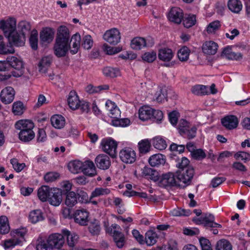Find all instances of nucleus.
<instances>
[{
    "label": "nucleus",
    "instance_id": "obj_14",
    "mask_svg": "<svg viewBox=\"0 0 250 250\" xmlns=\"http://www.w3.org/2000/svg\"><path fill=\"white\" fill-rule=\"evenodd\" d=\"M52 248L60 249L64 243V236L60 233L52 234L47 238Z\"/></svg>",
    "mask_w": 250,
    "mask_h": 250
},
{
    "label": "nucleus",
    "instance_id": "obj_61",
    "mask_svg": "<svg viewBox=\"0 0 250 250\" xmlns=\"http://www.w3.org/2000/svg\"><path fill=\"white\" fill-rule=\"evenodd\" d=\"M104 51L108 55H113L119 53L121 51V48L119 47H111L106 44L104 45Z\"/></svg>",
    "mask_w": 250,
    "mask_h": 250
},
{
    "label": "nucleus",
    "instance_id": "obj_18",
    "mask_svg": "<svg viewBox=\"0 0 250 250\" xmlns=\"http://www.w3.org/2000/svg\"><path fill=\"white\" fill-rule=\"evenodd\" d=\"M214 217L211 214H206L200 218H194L193 221L198 225H204L206 227L211 228L214 221Z\"/></svg>",
    "mask_w": 250,
    "mask_h": 250
},
{
    "label": "nucleus",
    "instance_id": "obj_25",
    "mask_svg": "<svg viewBox=\"0 0 250 250\" xmlns=\"http://www.w3.org/2000/svg\"><path fill=\"white\" fill-rule=\"evenodd\" d=\"M52 61V58L50 56L42 57L38 64L39 71L42 73H46L50 66Z\"/></svg>",
    "mask_w": 250,
    "mask_h": 250
},
{
    "label": "nucleus",
    "instance_id": "obj_56",
    "mask_svg": "<svg viewBox=\"0 0 250 250\" xmlns=\"http://www.w3.org/2000/svg\"><path fill=\"white\" fill-rule=\"evenodd\" d=\"M191 212L189 209H185L181 208H177L174 209L172 211V214L173 216H188L191 214Z\"/></svg>",
    "mask_w": 250,
    "mask_h": 250
},
{
    "label": "nucleus",
    "instance_id": "obj_1",
    "mask_svg": "<svg viewBox=\"0 0 250 250\" xmlns=\"http://www.w3.org/2000/svg\"><path fill=\"white\" fill-rule=\"evenodd\" d=\"M70 35L69 29L65 26H61L57 32L56 42L54 46V54L58 57L65 56L68 52L69 44Z\"/></svg>",
    "mask_w": 250,
    "mask_h": 250
},
{
    "label": "nucleus",
    "instance_id": "obj_43",
    "mask_svg": "<svg viewBox=\"0 0 250 250\" xmlns=\"http://www.w3.org/2000/svg\"><path fill=\"white\" fill-rule=\"evenodd\" d=\"M215 250H232V245L229 241L221 239L217 242Z\"/></svg>",
    "mask_w": 250,
    "mask_h": 250
},
{
    "label": "nucleus",
    "instance_id": "obj_34",
    "mask_svg": "<svg viewBox=\"0 0 250 250\" xmlns=\"http://www.w3.org/2000/svg\"><path fill=\"white\" fill-rule=\"evenodd\" d=\"M83 163L79 160L70 162L68 164V168L73 173H78L82 171Z\"/></svg>",
    "mask_w": 250,
    "mask_h": 250
},
{
    "label": "nucleus",
    "instance_id": "obj_44",
    "mask_svg": "<svg viewBox=\"0 0 250 250\" xmlns=\"http://www.w3.org/2000/svg\"><path fill=\"white\" fill-rule=\"evenodd\" d=\"M152 144L155 148L160 150L165 149L167 146L166 141L160 137H155Z\"/></svg>",
    "mask_w": 250,
    "mask_h": 250
},
{
    "label": "nucleus",
    "instance_id": "obj_9",
    "mask_svg": "<svg viewBox=\"0 0 250 250\" xmlns=\"http://www.w3.org/2000/svg\"><path fill=\"white\" fill-rule=\"evenodd\" d=\"M103 38L110 44L116 45L120 41L121 34L118 29L114 28L106 31Z\"/></svg>",
    "mask_w": 250,
    "mask_h": 250
},
{
    "label": "nucleus",
    "instance_id": "obj_58",
    "mask_svg": "<svg viewBox=\"0 0 250 250\" xmlns=\"http://www.w3.org/2000/svg\"><path fill=\"white\" fill-rule=\"evenodd\" d=\"M142 58L145 62H152L156 59V53L154 51L146 52Z\"/></svg>",
    "mask_w": 250,
    "mask_h": 250
},
{
    "label": "nucleus",
    "instance_id": "obj_5",
    "mask_svg": "<svg viewBox=\"0 0 250 250\" xmlns=\"http://www.w3.org/2000/svg\"><path fill=\"white\" fill-rule=\"evenodd\" d=\"M194 174V169L192 167H188L187 169L178 170L176 172V176L178 183L181 186V183L186 185L190 184Z\"/></svg>",
    "mask_w": 250,
    "mask_h": 250
},
{
    "label": "nucleus",
    "instance_id": "obj_57",
    "mask_svg": "<svg viewBox=\"0 0 250 250\" xmlns=\"http://www.w3.org/2000/svg\"><path fill=\"white\" fill-rule=\"evenodd\" d=\"M100 229L99 223L97 222L91 223L88 226L89 232L93 235L99 234Z\"/></svg>",
    "mask_w": 250,
    "mask_h": 250
},
{
    "label": "nucleus",
    "instance_id": "obj_60",
    "mask_svg": "<svg viewBox=\"0 0 250 250\" xmlns=\"http://www.w3.org/2000/svg\"><path fill=\"white\" fill-rule=\"evenodd\" d=\"M189 163V160L187 158L184 157L179 160L176 166L179 168V170L187 169L188 167H191L188 166Z\"/></svg>",
    "mask_w": 250,
    "mask_h": 250
},
{
    "label": "nucleus",
    "instance_id": "obj_35",
    "mask_svg": "<svg viewBox=\"0 0 250 250\" xmlns=\"http://www.w3.org/2000/svg\"><path fill=\"white\" fill-rule=\"evenodd\" d=\"M228 6L232 12L238 13L242 10V4L239 0H229L228 2Z\"/></svg>",
    "mask_w": 250,
    "mask_h": 250
},
{
    "label": "nucleus",
    "instance_id": "obj_41",
    "mask_svg": "<svg viewBox=\"0 0 250 250\" xmlns=\"http://www.w3.org/2000/svg\"><path fill=\"white\" fill-rule=\"evenodd\" d=\"M10 227L8 218L5 216L0 217V233L4 234L9 232Z\"/></svg>",
    "mask_w": 250,
    "mask_h": 250
},
{
    "label": "nucleus",
    "instance_id": "obj_22",
    "mask_svg": "<svg viewBox=\"0 0 250 250\" xmlns=\"http://www.w3.org/2000/svg\"><path fill=\"white\" fill-rule=\"evenodd\" d=\"M80 102L79 97L75 91H71L67 99V103L69 106L72 110H76L79 108V104Z\"/></svg>",
    "mask_w": 250,
    "mask_h": 250
},
{
    "label": "nucleus",
    "instance_id": "obj_8",
    "mask_svg": "<svg viewBox=\"0 0 250 250\" xmlns=\"http://www.w3.org/2000/svg\"><path fill=\"white\" fill-rule=\"evenodd\" d=\"M0 28L3 31L5 36L7 37L16 29V21L15 19L10 18L6 21H0Z\"/></svg>",
    "mask_w": 250,
    "mask_h": 250
},
{
    "label": "nucleus",
    "instance_id": "obj_47",
    "mask_svg": "<svg viewBox=\"0 0 250 250\" xmlns=\"http://www.w3.org/2000/svg\"><path fill=\"white\" fill-rule=\"evenodd\" d=\"M189 53V49L187 46H184L178 52V58L181 61L185 62L188 60Z\"/></svg>",
    "mask_w": 250,
    "mask_h": 250
},
{
    "label": "nucleus",
    "instance_id": "obj_32",
    "mask_svg": "<svg viewBox=\"0 0 250 250\" xmlns=\"http://www.w3.org/2000/svg\"><path fill=\"white\" fill-rule=\"evenodd\" d=\"M158 238L157 234L153 230H148L145 234V243L148 246L154 245Z\"/></svg>",
    "mask_w": 250,
    "mask_h": 250
},
{
    "label": "nucleus",
    "instance_id": "obj_24",
    "mask_svg": "<svg viewBox=\"0 0 250 250\" xmlns=\"http://www.w3.org/2000/svg\"><path fill=\"white\" fill-rule=\"evenodd\" d=\"M81 40L79 34L76 33L72 36L70 42H69V44H72V46H70L69 49L72 54H75L78 52L80 46Z\"/></svg>",
    "mask_w": 250,
    "mask_h": 250
},
{
    "label": "nucleus",
    "instance_id": "obj_15",
    "mask_svg": "<svg viewBox=\"0 0 250 250\" xmlns=\"http://www.w3.org/2000/svg\"><path fill=\"white\" fill-rule=\"evenodd\" d=\"M95 163L98 168L104 170L108 169L111 165L109 157L104 154L98 155L95 159Z\"/></svg>",
    "mask_w": 250,
    "mask_h": 250
},
{
    "label": "nucleus",
    "instance_id": "obj_59",
    "mask_svg": "<svg viewBox=\"0 0 250 250\" xmlns=\"http://www.w3.org/2000/svg\"><path fill=\"white\" fill-rule=\"evenodd\" d=\"M59 177L60 174L58 173L50 172L44 175V179L46 182H52L56 180Z\"/></svg>",
    "mask_w": 250,
    "mask_h": 250
},
{
    "label": "nucleus",
    "instance_id": "obj_17",
    "mask_svg": "<svg viewBox=\"0 0 250 250\" xmlns=\"http://www.w3.org/2000/svg\"><path fill=\"white\" fill-rule=\"evenodd\" d=\"M168 19L172 22L180 23L183 19L182 10L177 7L172 8L168 14Z\"/></svg>",
    "mask_w": 250,
    "mask_h": 250
},
{
    "label": "nucleus",
    "instance_id": "obj_11",
    "mask_svg": "<svg viewBox=\"0 0 250 250\" xmlns=\"http://www.w3.org/2000/svg\"><path fill=\"white\" fill-rule=\"evenodd\" d=\"M9 43L16 46H22L25 42V36L15 30L7 37Z\"/></svg>",
    "mask_w": 250,
    "mask_h": 250
},
{
    "label": "nucleus",
    "instance_id": "obj_40",
    "mask_svg": "<svg viewBox=\"0 0 250 250\" xmlns=\"http://www.w3.org/2000/svg\"><path fill=\"white\" fill-rule=\"evenodd\" d=\"M103 72L104 76L110 78H115L120 75V71L118 68L109 66L104 67Z\"/></svg>",
    "mask_w": 250,
    "mask_h": 250
},
{
    "label": "nucleus",
    "instance_id": "obj_53",
    "mask_svg": "<svg viewBox=\"0 0 250 250\" xmlns=\"http://www.w3.org/2000/svg\"><path fill=\"white\" fill-rule=\"evenodd\" d=\"M29 42L31 48L34 50L38 48V33L36 30H33L29 38Z\"/></svg>",
    "mask_w": 250,
    "mask_h": 250
},
{
    "label": "nucleus",
    "instance_id": "obj_29",
    "mask_svg": "<svg viewBox=\"0 0 250 250\" xmlns=\"http://www.w3.org/2000/svg\"><path fill=\"white\" fill-rule=\"evenodd\" d=\"M54 33L50 28L44 29L40 33V39L42 42H50L54 38Z\"/></svg>",
    "mask_w": 250,
    "mask_h": 250
},
{
    "label": "nucleus",
    "instance_id": "obj_51",
    "mask_svg": "<svg viewBox=\"0 0 250 250\" xmlns=\"http://www.w3.org/2000/svg\"><path fill=\"white\" fill-rule=\"evenodd\" d=\"M24 110V107L22 102H17L13 104L12 111L15 115H21Z\"/></svg>",
    "mask_w": 250,
    "mask_h": 250
},
{
    "label": "nucleus",
    "instance_id": "obj_39",
    "mask_svg": "<svg viewBox=\"0 0 250 250\" xmlns=\"http://www.w3.org/2000/svg\"><path fill=\"white\" fill-rule=\"evenodd\" d=\"M146 46V40L143 38H135L131 41V46L133 49L139 50Z\"/></svg>",
    "mask_w": 250,
    "mask_h": 250
},
{
    "label": "nucleus",
    "instance_id": "obj_38",
    "mask_svg": "<svg viewBox=\"0 0 250 250\" xmlns=\"http://www.w3.org/2000/svg\"><path fill=\"white\" fill-rule=\"evenodd\" d=\"M208 87L203 85H196L191 88L193 94L197 95H205L209 93Z\"/></svg>",
    "mask_w": 250,
    "mask_h": 250
},
{
    "label": "nucleus",
    "instance_id": "obj_54",
    "mask_svg": "<svg viewBox=\"0 0 250 250\" xmlns=\"http://www.w3.org/2000/svg\"><path fill=\"white\" fill-rule=\"evenodd\" d=\"M12 237V238L5 240L4 244L5 249H7L13 248L16 245L20 244L21 242V240L19 238Z\"/></svg>",
    "mask_w": 250,
    "mask_h": 250
},
{
    "label": "nucleus",
    "instance_id": "obj_6",
    "mask_svg": "<svg viewBox=\"0 0 250 250\" xmlns=\"http://www.w3.org/2000/svg\"><path fill=\"white\" fill-rule=\"evenodd\" d=\"M101 145L104 152L108 154L112 158L117 156V142L111 138H106L102 140Z\"/></svg>",
    "mask_w": 250,
    "mask_h": 250
},
{
    "label": "nucleus",
    "instance_id": "obj_2",
    "mask_svg": "<svg viewBox=\"0 0 250 250\" xmlns=\"http://www.w3.org/2000/svg\"><path fill=\"white\" fill-rule=\"evenodd\" d=\"M15 128L20 130L19 138L23 142H29L35 137L33 129L35 126L34 123L29 120H20L15 125Z\"/></svg>",
    "mask_w": 250,
    "mask_h": 250
},
{
    "label": "nucleus",
    "instance_id": "obj_7",
    "mask_svg": "<svg viewBox=\"0 0 250 250\" xmlns=\"http://www.w3.org/2000/svg\"><path fill=\"white\" fill-rule=\"evenodd\" d=\"M159 183L160 186L165 187L174 186H180V184L177 181L176 174H174L172 172L163 174L160 177Z\"/></svg>",
    "mask_w": 250,
    "mask_h": 250
},
{
    "label": "nucleus",
    "instance_id": "obj_12",
    "mask_svg": "<svg viewBox=\"0 0 250 250\" xmlns=\"http://www.w3.org/2000/svg\"><path fill=\"white\" fill-rule=\"evenodd\" d=\"M111 233H112L113 237L116 246L121 248L123 247L125 244V236L124 234L117 230V228H119V226L117 224H114L111 226Z\"/></svg>",
    "mask_w": 250,
    "mask_h": 250
},
{
    "label": "nucleus",
    "instance_id": "obj_20",
    "mask_svg": "<svg viewBox=\"0 0 250 250\" xmlns=\"http://www.w3.org/2000/svg\"><path fill=\"white\" fill-rule=\"evenodd\" d=\"M218 45L217 43L208 41L205 42L202 45V50L204 53L208 55H214L217 52Z\"/></svg>",
    "mask_w": 250,
    "mask_h": 250
},
{
    "label": "nucleus",
    "instance_id": "obj_33",
    "mask_svg": "<svg viewBox=\"0 0 250 250\" xmlns=\"http://www.w3.org/2000/svg\"><path fill=\"white\" fill-rule=\"evenodd\" d=\"M29 219L31 223L35 224L39 221H42L44 218L40 209H35L30 212Z\"/></svg>",
    "mask_w": 250,
    "mask_h": 250
},
{
    "label": "nucleus",
    "instance_id": "obj_19",
    "mask_svg": "<svg viewBox=\"0 0 250 250\" xmlns=\"http://www.w3.org/2000/svg\"><path fill=\"white\" fill-rule=\"evenodd\" d=\"M221 123L226 128L231 130L237 127L238 120L235 116L229 115L223 118Z\"/></svg>",
    "mask_w": 250,
    "mask_h": 250
},
{
    "label": "nucleus",
    "instance_id": "obj_49",
    "mask_svg": "<svg viewBox=\"0 0 250 250\" xmlns=\"http://www.w3.org/2000/svg\"><path fill=\"white\" fill-rule=\"evenodd\" d=\"M222 55H225L229 59L239 60L242 59V55L241 53L236 54L230 51L229 48H225L222 51Z\"/></svg>",
    "mask_w": 250,
    "mask_h": 250
},
{
    "label": "nucleus",
    "instance_id": "obj_63",
    "mask_svg": "<svg viewBox=\"0 0 250 250\" xmlns=\"http://www.w3.org/2000/svg\"><path fill=\"white\" fill-rule=\"evenodd\" d=\"M37 250H52L53 248L50 245L49 241H42L39 243L36 246Z\"/></svg>",
    "mask_w": 250,
    "mask_h": 250
},
{
    "label": "nucleus",
    "instance_id": "obj_42",
    "mask_svg": "<svg viewBox=\"0 0 250 250\" xmlns=\"http://www.w3.org/2000/svg\"><path fill=\"white\" fill-rule=\"evenodd\" d=\"M143 173L146 176H148V178L154 181H160V178L158 176V173L155 170L146 167L143 170Z\"/></svg>",
    "mask_w": 250,
    "mask_h": 250
},
{
    "label": "nucleus",
    "instance_id": "obj_36",
    "mask_svg": "<svg viewBox=\"0 0 250 250\" xmlns=\"http://www.w3.org/2000/svg\"><path fill=\"white\" fill-rule=\"evenodd\" d=\"M65 195H66L65 204L68 207H73L77 203V196L74 192L71 191Z\"/></svg>",
    "mask_w": 250,
    "mask_h": 250
},
{
    "label": "nucleus",
    "instance_id": "obj_3",
    "mask_svg": "<svg viewBox=\"0 0 250 250\" xmlns=\"http://www.w3.org/2000/svg\"><path fill=\"white\" fill-rule=\"evenodd\" d=\"M7 62L10 68H13L10 73L0 75V81H5L10 79L12 76L14 77H21L23 74L24 64L20 57L9 56L7 57Z\"/></svg>",
    "mask_w": 250,
    "mask_h": 250
},
{
    "label": "nucleus",
    "instance_id": "obj_46",
    "mask_svg": "<svg viewBox=\"0 0 250 250\" xmlns=\"http://www.w3.org/2000/svg\"><path fill=\"white\" fill-rule=\"evenodd\" d=\"M110 189L104 188H96L91 193V198L107 195L110 194Z\"/></svg>",
    "mask_w": 250,
    "mask_h": 250
},
{
    "label": "nucleus",
    "instance_id": "obj_10",
    "mask_svg": "<svg viewBox=\"0 0 250 250\" xmlns=\"http://www.w3.org/2000/svg\"><path fill=\"white\" fill-rule=\"evenodd\" d=\"M119 157L121 161L126 164H132L136 160L135 151L130 147H125L119 153Z\"/></svg>",
    "mask_w": 250,
    "mask_h": 250
},
{
    "label": "nucleus",
    "instance_id": "obj_26",
    "mask_svg": "<svg viewBox=\"0 0 250 250\" xmlns=\"http://www.w3.org/2000/svg\"><path fill=\"white\" fill-rule=\"evenodd\" d=\"M153 113V108L144 106L141 107L139 110V117L140 120L146 121L152 118Z\"/></svg>",
    "mask_w": 250,
    "mask_h": 250
},
{
    "label": "nucleus",
    "instance_id": "obj_28",
    "mask_svg": "<svg viewBox=\"0 0 250 250\" xmlns=\"http://www.w3.org/2000/svg\"><path fill=\"white\" fill-rule=\"evenodd\" d=\"M53 188H50L48 186H43L39 188L38 191V196L39 198L42 202L46 201L48 200L50 192L52 191Z\"/></svg>",
    "mask_w": 250,
    "mask_h": 250
},
{
    "label": "nucleus",
    "instance_id": "obj_62",
    "mask_svg": "<svg viewBox=\"0 0 250 250\" xmlns=\"http://www.w3.org/2000/svg\"><path fill=\"white\" fill-rule=\"evenodd\" d=\"M10 163L12 165L13 167L17 172L21 171L25 166L24 163H19L17 159H12Z\"/></svg>",
    "mask_w": 250,
    "mask_h": 250
},
{
    "label": "nucleus",
    "instance_id": "obj_64",
    "mask_svg": "<svg viewBox=\"0 0 250 250\" xmlns=\"http://www.w3.org/2000/svg\"><path fill=\"white\" fill-rule=\"evenodd\" d=\"M199 242L202 250H212L211 244L208 239L204 237H201L199 239Z\"/></svg>",
    "mask_w": 250,
    "mask_h": 250
},
{
    "label": "nucleus",
    "instance_id": "obj_50",
    "mask_svg": "<svg viewBox=\"0 0 250 250\" xmlns=\"http://www.w3.org/2000/svg\"><path fill=\"white\" fill-rule=\"evenodd\" d=\"M3 39L2 36L0 35V54L6 55L14 53L15 51L13 47H10V48H7L5 47Z\"/></svg>",
    "mask_w": 250,
    "mask_h": 250
},
{
    "label": "nucleus",
    "instance_id": "obj_21",
    "mask_svg": "<svg viewBox=\"0 0 250 250\" xmlns=\"http://www.w3.org/2000/svg\"><path fill=\"white\" fill-rule=\"evenodd\" d=\"M88 212L84 209L77 210L75 214V221L81 225H85L87 222Z\"/></svg>",
    "mask_w": 250,
    "mask_h": 250
},
{
    "label": "nucleus",
    "instance_id": "obj_4",
    "mask_svg": "<svg viewBox=\"0 0 250 250\" xmlns=\"http://www.w3.org/2000/svg\"><path fill=\"white\" fill-rule=\"evenodd\" d=\"M178 129L180 134L188 139L194 138L196 136L197 127L195 125L191 126L186 120L180 121Z\"/></svg>",
    "mask_w": 250,
    "mask_h": 250
},
{
    "label": "nucleus",
    "instance_id": "obj_48",
    "mask_svg": "<svg viewBox=\"0 0 250 250\" xmlns=\"http://www.w3.org/2000/svg\"><path fill=\"white\" fill-rule=\"evenodd\" d=\"M183 20V25L187 28H190L194 25L196 22V16L195 15H188Z\"/></svg>",
    "mask_w": 250,
    "mask_h": 250
},
{
    "label": "nucleus",
    "instance_id": "obj_55",
    "mask_svg": "<svg viewBox=\"0 0 250 250\" xmlns=\"http://www.w3.org/2000/svg\"><path fill=\"white\" fill-rule=\"evenodd\" d=\"M93 40L90 35H87L83 37L82 46L85 49H89L93 45Z\"/></svg>",
    "mask_w": 250,
    "mask_h": 250
},
{
    "label": "nucleus",
    "instance_id": "obj_13",
    "mask_svg": "<svg viewBox=\"0 0 250 250\" xmlns=\"http://www.w3.org/2000/svg\"><path fill=\"white\" fill-rule=\"evenodd\" d=\"M15 91L11 86L4 88L0 93V97L1 102L5 104H9L14 99Z\"/></svg>",
    "mask_w": 250,
    "mask_h": 250
},
{
    "label": "nucleus",
    "instance_id": "obj_31",
    "mask_svg": "<svg viewBox=\"0 0 250 250\" xmlns=\"http://www.w3.org/2000/svg\"><path fill=\"white\" fill-rule=\"evenodd\" d=\"M62 233L64 236L67 237L68 245L70 247H73L78 242V236L75 233H71L67 230H63Z\"/></svg>",
    "mask_w": 250,
    "mask_h": 250
},
{
    "label": "nucleus",
    "instance_id": "obj_52",
    "mask_svg": "<svg viewBox=\"0 0 250 250\" xmlns=\"http://www.w3.org/2000/svg\"><path fill=\"white\" fill-rule=\"evenodd\" d=\"M167 91L166 88L160 89L155 94V100L158 103H162L167 98Z\"/></svg>",
    "mask_w": 250,
    "mask_h": 250
},
{
    "label": "nucleus",
    "instance_id": "obj_23",
    "mask_svg": "<svg viewBox=\"0 0 250 250\" xmlns=\"http://www.w3.org/2000/svg\"><path fill=\"white\" fill-rule=\"evenodd\" d=\"M173 56V53L171 49L167 48L160 49L158 55L159 59L163 62H169Z\"/></svg>",
    "mask_w": 250,
    "mask_h": 250
},
{
    "label": "nucleus",
    "instance_id": "obj_45",
    "mask_svg": "<svg viewBox=\"0 0 250 250\" xmlns=\"http://www.w3.org/2000/svg\"><path fill=\"white\" fill-rule=\"evenodd\" d=\"M30 29V24L26 21H21L18 24V31L25 36L26 34L29 33Z\"/></svg>",
    "mask_w": 250,
    "mask_h": 250
},
{
    "label": "nucleus",
    "instance_id": "obj_30",
    "mask_svg": "<svg viewBox=\"0 0 250 250\" xmlns=\"http://www.w3.org/2000/svg\"><path fill=\"white\" fill-rule=\"evenodd\" d=\"M51 122L52 125L57 129H61L63 128L65 124V120L64 118L60 115H55L53 116L51 118Z\"/></svg>",
    "mask_w": 250,
    "mask_h": 250
},
{
    "label": "nucleus",
    "instance_id": "obj_27",
    "mask_svg": "<svg viewBox=\"0 0 250 250\" xmlns=\"http://www.w3.org/2000/svg\"><path fill=\"white\" fill-rule=\"evenodd\" d=\"M148 162L152 167L164 165L166 163L165 156L161 154H154L149 158Z\"/></svg>",
    "mask_w": 250,
    "mask_h": 250
},
{
    "label": "nucleus",
    "instance_id": "obj_37",
    "mask_svg": "<svg viewBox=\"0 0 250 250\" xmlns=\"http://www.w3.org/2000/svg\"><path fill=\"white\" fill-rule=\"evenodd\" d=\"M138 147L139 153L145 154L150 151L151 144L148 139L142 140L139 142Z\"/></svg>",
    "mask_w": 250,
    "mask_h": 250
},
{
    "label": "nucleus",
    "instance_id": "obj_16",
    "mask_svg": "<svg viewBox=\"0 0 250 250\" xmlns=\"http://www.w3.org/2000/svg\"><path fill=\"white\" fill-rule=\"evenodd\" d=\"M50 204L58 206L62 201V191L59 188H53L51 191L50 196L48 200Z\"/></svg>",
    "mask_w": 250,
    "mask_h": 250
}]
</instances>
